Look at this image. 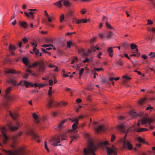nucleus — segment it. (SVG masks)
Returning <instances> with one entry per match:
<instances>
[{
	"label": "nucleus",
	"instance_id": "f8f14e48",
	"mask_svg": "<svg viewBox=\"0 0 155 155\" xmlns=\"http://www.w3.org/2000/svg\"><path fill=\"white\" fill-rule=\"evenodd\" d=\"M39 71L42 72H44L46 66L42 61H40L38 66Z\"/></svg>",
	"mask_w": 155,
	"mask_h": 155
},
{
	"label": "nucleus",
	"instance_id": "79ce46f5",
	"mask_svg": "<svg viewBox=\"0 0 155 155\" xmlns=\"http://www.w3.org/2000/svg\"><path fill=\"white\" fill-rule=\"evenodd\" d=\"M137 140L139 142H140L142 143H144L145 142L144 140L140 137H138L137 138Z\"/></svg>",
	"mask_w": 155,
	"mask_h": 155
},
{
	"label": "nucleus",
	"instance_id": "c756f323",
	"mask_svg": "<svg viewBox=\"0 0 155 155\" xmlns=\"http://www.w3.org/2000/svg\"><path fill=\"white\" fill-rule=\"evenodd\" d=\"M147 100V98L145 97L140 99L138 101V104L139 105H142L144 104V101Z\"/></svg>",
	"mask_w": 155,
	"mask_h": 155
},
{
	"label": "nucleus",
	"instance_id": "a18cd8bd",
	"mask_svg": "<svg viewBox=\"0 0 155 155\" xmlns=\"http://www.w3.org/2000/svg\"><path fill=\"white\" fill-rule=\"evenodd\" d=\"M61 140H65L67 138V136L64 134L61 135Z\"/></svg>",
	"mask_w": 155,
	"mask_h": 155
},
{
	"label": "nucleus",
	"instance_id": "5701e85b",
	"mask_svg": "<svg viewBox=\"0 0 155 155\" xmlns=\"http://www.w3.org/2000/svg\"><path fill=\"white\" fill-rule=\"evenodd\" d=\"M107 52L109 56L111 58H112L113 55V50L112 48L110 47L108 48L107 50Z\"/></svg>",
	"mask_w": 155,
	"mask_h": 155
},
{
	"label": "nucleus",
	"instance_id": "6ab92c4d",
	"mask_svg": "<svg viewBox=\"0 0 155 155\" xmlns=\"http://www.w3.org/2000/svg\"><path fill=\"white\" fill-rule=\"evenodd\" d=\"M5 72V73L6 74H15L17 73L19 74L21 73V71L16 72L14 70L11 69H6Z\"/></svg>",
	"mask_w": 155,
	"mask_h": 155
},
{
	"label": "nucleus",
	"instance_id": "49530a36",
	"mask_svg": "<svg viewBox=\"0 0 155 155\" xmlns=\"http://www.w3.org/2000/svg\"><path fill=\"white\" fill-rule=\"evenodd\" d=\"M46 43H52L53 42V40L52 39H48L46 38L45 40Z\"/></svg>",
	"mask_w": 155,
	"mask_h": 155
},
{
	"label": "nucleus",
	"instance_id": "f03ea898",
	"mask_svg": "<svg viewBox=\"0 0 155 155\" xmlns=\"http://www.w3.org/2000/svg\"><path fill=\"white\" fill-rule=\"evenodd\" d=\"M99 50V47L94 46H91L90 49H88L86 51L82 48H79L77 49L79 54L83 56L88 57L92 55L93 52H95L96 50Z\"/></svg>",
	"mask_w": 155,
	"mask_h": 155
},
{
	"label": "nucleus",
	"instance_id": "de8ad7c7",
	"mask_svg": "<svg viewBox=\"0 0 155 155\" xmlns=\"http://www.w3.org/2000/svg\"><path fill=\"white\" fill-rule=\"evenodd\" d=\"M149 56H151L150 58H155V53L151 52L149 54Z\"/></svg>",
	"mask_w": 155,
	"mask_h": 155
},
{
	"label": "nucleus",
	"instance_id": "e433bc0d",
	"mask_svg": "<svg viewBox=\"0 0 155 155\" xmlns=\"http://www.w3.org/2000/svg\"><path fill=\"white\" fill-rule=\"evenodd\" d=\"M122 77L123 78H125L124 80V81L125 82L127 81V80L131 79V78L130 77H128L127 75H125L123 76Z\"/></svg>",
	"mask_w": 155,
	"mask_h": 155
},
{
	"label": "nucleus",
	"instance_id": "f704fd0d",
	"mask_svg": "<svg viewBox=\"0 0 155 155\" xmlns=\"http://www.w3.org/2000/svg\"><path fill=\"white\" fill-rule=\"evenodd\" d=\"M20 25L25 28H26L28 25L27 23L25 21L21 22L20 23Z\"/></svg>",
	"mask_w": 155,
	"mask_h": 155
},
{
	"label": "nucleus",
	"instance_id": "052dcab7",
	"mask_svg": "<svg viewBox=\"0 0 155 155\" xmlns=\"http://www.w3.org/2000/svg\"><path fill=\"white\" fill-rule=\"evenodd\" d=\"M115 136L114 135H113L111 138V141L112 142H113L115 140Z\"/></svg>",
	"mask_w": 155,
	"mask_h": 155
},
{
	"label": "nucleus",
	"instance_id": "6e6552de",
	"mask_svg": "<svg viewBox=\"0 0 155 155\" xmlns=\"http://www.w3.org/2000/svg\"><path fill=\"white\" fill-rule=\"evenodd\" d=\"M106 150L108 155H112L113 154L116 155L117 154V149L114 146H112L111 148L107 147Z\"/></svg>",
	"mask_w": 155,
	"mask_h": 155
},
{
	"label": "nucleus",
	"instance_id": "a878e982",
	"mask_svg": "<svg viewBox=\"0 0 155 155\" xmlns=\"http://www.w3.org/2000/svg\"><path fill=\"white\" fill-rule=\"evenodd\" d=\"M23 81V84H21V85H24L27 87H29V86L31 87V83L25 80Z\"/></svg>",
	"mask_w": 155,
	"mask_h": 155
},
{
	"label": "nucleus",
	"instance_id": "c9c22d12",
	"mask_svg": "<svg viewBox=\"0 0 155 155\" xmlns=\"http://www.w3.org/2000/svg\"><path fill=\"white\" fill-rule=\"evenodd\" d=\"M12 90V87H11L10 86L8 87L6 89L5 95H6V94L9 95V94L11 91Z\"/></svg>",
	"mask_w": 155,
	"mask_h": 155
},
{
	"label": "nucleus",
	"instance_id": "338daca9",
	"mask_svg": "<svg viewBox=\"0 0 155 155\" xmlns=\"http://www.w3.org/2000/svg\"><path fill=\"white\" fill-rule=\"evenodd\" d=\"M48 82L49 83V85H50L51 86L52 85L53 83V81L52 79H50L48 81Z\"/></svg>",
	"mask_w": 155,
	"mask_h": 155
},
{
	"label": "nucleus",
	"instance_id": "3c124183",
	"mask_svg": "<svg viewBox=\"0 0 155 155\" xmlns=\"http://www.w3.org/2000/svg\"><path fill=\"white\" fill-rule=\"evenodd\" d=\"M51 46L52 47H53V46L52 45L49 44V45H46L44 44L42 45V47L44 48H46L48 47H51Z\"/></svg>",
	"mask_w": 155,
	"mask_h": 155
},
{
	"label": "nucleus",
	"instance_id": "4be33fe9",
	"mask_svg": "<svg viewBox=\"0 0 155 155\" xmlns=\"http://www.w3.org/2000/svg\"><path fill=\"white\" fill-rule=\"evenodd\" d=\"M32 116L34 119H35V122L37 124H39L40 122L38 120V117L36 113H34L32 114Z\"/></svg>",
	"mask_w": 155,
	"mask_h": 155
},
{
	"label": "nucleus",
	"instance_id": "0eeeda50",
	"mask_svg": "<svg viewBox=\"0 0 155 155\" xmlns=\"http://www.w3.org/2000/svg\"><path fill=\"white\" fill-rule=\"evenodd\" d=\"M127 135L126 134L124 137V139L123 140L122 142L123 145V147L124 148L127 147L129 150H131L133 149L132 145L130 143L128 140H126V137Z\"/></svg>",
	"mask_w": 155,
	"mask_h": 155
},
{
	"label": "nucleus",
	"instance_id": "8fccbe9b",
	"mask_svg": "<svg viewBox=\"0 0 155 155\" xmlns=\"http://www.w3.org/2000/svg\"><path fill=\"white\" fill-rule=\"evenodd\" d=\"M26 72L29 73L30 74H31L33 76H35V74L32 73V71L29 70L28 69H27L26 70Z\"/></svg>",
	"mask_w": 155,
	"mask_h": 155
},
{
	"label": "nucleus",
	"instance_id": "bf43d9fd",
	"mask_svg": "<svg viewBox=\"0 0 155 155\" xmlns=\"http://www.w3.org/2000/svg\"><path fill=\"white\" fill-rule=\"evenodd\" d=\"M84 69L83 68H82L80 70L79 72V75L80 76H81L82 74L84 71Z\"/></svg>",
	"mask_w": 155,
	"mask_h": 155
},
{
	"label": "nucleus",
	"instance_id": "69168bd1",
	"mask_svg": "<svg viewBox=\"0 0 155 155\" xmlns=\"http://www.w3.org/2000/svg\"><path fill=\"white\" fill-rule=\"evenodd\" d=\"M48 67L49 68H51L55 67V66L52 64H50L48 65Z\"/></svg>",
	"mask_w": 155,
	"mask_h": 155
},
{
	"label": "nucleus",
	"instance_id": "ddd939ff",
	"mask_svg": "<svg viewBox=\"0 0 155 155\" xmlns=\"http://www.w3.org/2000/svg\"><path fill=\"white\" fill-rule=\"evenodd\" d=\"M20 124L18 122H16V126H13L11 124H9L7 126L8 128L11 131H14L17 130L20 127Z\"/></svg>",
	"mask_w": 155,
	"mask_h": 155
},
{
	"label": "nucleus",
	"instance_id": "473e14b6",
	"mask_svg": "<svg viewBox=\"0 0 155 155\" xmlns=\"http://www.w3.org/2000/svg\"><path fill=\"white\" fill-rule=\"evenodd\" d=\"M51 49V48H50V47L48 48H47L46 49H44L42 48H41V50L42 51V52H43L44 53H45V54L48 53L49 54H50L46 50H50Z\"/></svg>",
	"mask_w": 155,
	"mask_h": 155
},
{
	"label": "nucleus",
	"instance_id": "412c9836",
	"mask_svg": "<svg viewBox=\"0 0 155 155\" xmlns=\"http://www.w3.org/2000/svg\"><path fill=\"white\" fill-rule=\"evenodd\" d=\"M15 79L16 77L12 76L9 78V82L12 83L13 85H15L16 84Z\"/></svg>",
	"mask_w": 155,
	"mask_h": 155
},
{
	"label": "nucleus",
	"instance_id": "393cba45",
	"mask_svg": "<svg viewBox=\"0 0 155 155\" xmlns=\"http://www.w3.org/2000/svg\"><path fill=\"white\" fill-rule=\"evenodd\" d=\"M39 61H36V62H34L31 65H30L28 66V68H35L37 67V66H38Z\"/></svg>",
	"mask_w": 155,
	"mask_h": 155
},
{
	"label": "nucleus",
	"instance_id": "37998d69",
	"mask_svg": "<svg viewBox=\"0 0 155 155\" xmlns=\"http://www.w3.org/2000/svg\"><path fill=\"white\" fill-rule=\"evenodd\" d=\"M73 23H76L77 24L81 23V21L80 20L76 19V18H74L73 19Z\"/></svg>",
	"mask_w": 155,
	"mask_h": 155
},
{
	"label": "nucleus",
	"instance_id": "5fc2aeb1",
	"mask_svg": "<svg viewBox=\"0 0 155 155\" xmlns=\"http://www.w3.org/2000/svg\"><path fill=\"white\" fill-rule=\"evenodd\" d=\"M142 62L143 64H149V62L147 60V59H143L142 61Z\"/></svg>",
	"mask_w": 155,
	"mask_h": 155
},
{
	"label": "nucleus",
	"instance_id": "ea45409f",
	"mask_svg": "<svg viewBox=\"0 0 155 155\" xmlns=\"http://www.w3.org/2000/svg\"><path fill=\"white\" fill-rule=\"evenodd\" d=\"M116 63L118 65L121 66L122 65L123 63L120 60L118 59L116 60Z\"/></svg>",
	"mask_w": 155,
	"mask_h": 155
},
{
	"label": "nucleus",
	"instance_id": "58836bf2",
	"mask_svg": "<svg viewBox=\"0 0 155 155\" xmlns=\"http://www.w3.org/2000/svg\"><path fill=\"white\" fill-rule=\"evenodd\" d=\"M22 62L27 65L29 63L28 59H22Z\"/></svg>",
	"mask_w": 155,
	"mask_h": 155
},
{
	"label": "nucleus",
	"instance_id": "72a5a7b5",
	"mask_svg": "<svg viewBox=\"0 0 155 155\" xmlns=\"http://www.w3.org/2000/svg\"><path fill=\"white\" fill-rule=\"evenodd\" d=\"M130 115L132 116L135 118L137 116L139 115V114H137L136 112L133 111H130Z\"/></svg>",
	"mask_w": 155,
	"mask_h": 155
},
{
	"label": "nucleus",
	"instance_id": "1a4fd4ad",
	"mask_svg": "<svg viewBox=\"0 0 155 155\" xmlns=\"http://www.w3.org/2000/svg\"><path fill=\"white\" fill-rule=\"evenodd\" d=\"M51 141L54 146H61V144H58L60 142V137L58 136H56L52 138V140H50Z\"/></svg>",
	"mask_w": 155,
	"mask_h": 155
},
{
	"label": "nucleus",
	"instance_id": "2eb2a0df",
	"mask_svg": "<svg viewBox=\"0 0 155 155\" xmlns=\"http://www.w3.org/2000/svg\"><path fill=\"white\" fill-rule=\"evenodd\" d=\"M117 127L118 130L122 132H125L126 131V133H127V130H128V129L126 130L125 129V125L123 124L118 125Z\"/></svg>",
	"mask_w": 155,
	"mask_h": 155
},
{
	"label": "nucleus",
	"instance_id": "13d9d810",
	"mask_svg": "<svg viewBox=\"0 0 155 155\" xmlns=\"http://www.w3.org/2000/svg\"><path fill=\"white\" fill-rule=\"evenodd\" d=\"M38 84L37 83H34V84H31V87H32L33 86H34L35 87H38Z\"/></svg>",
	"mask_w": 155,
	"mask_h": 155
},
{
	"label": "nucleus",
	"instance_id": "dca6fc26",
	"mask_svg": "<svg viewBox=\"0 0 155 155\" xmlns=\"http://www.w3.org/2000/svg\"><path fill=\"white\" fill-rule=\"evenodd\" d=\"M17 48V47H16L15 45L10 44L9 45V51L10 53V55H14V51Z\"/></svg>",
	"mask_w": 155,
	"mask_h": 155
},
{
	"label": "nucleus",
	"instance_id": "cd10ccee",
	"mask_svg": "<svg viewBox=\"0 0 155 155\" xmlns=\"http://www.w3.org/2000/svg\"><path fill=\"white\" fill-rule=\"evenodd\" d=\"M109 144L108 142L107 141H105L104 142H100L98 145V146L100 147H103L104 146H106Z\"/></svg>",
	"mask_w": 155,
	"mask_h": 155
},
{
	"label": "nucleus",
	"instance_id": "aec40b11",
	"mask_svg": "<svg viewBox=\"0 0 155 155\" xmlns=\"http://www.w3.org/2000/svg\"><path fill=\"white\" fill-rule=\"evenodd\" d=\"M78 124V122L75 123L72 125V127L73 129L71 130H69L68 132L72 133L73 132H77V131L75 130V129L78 128L77 125Z\"/></svg>",
	"mask_w": 155,
	"mask_h": 155
},
{
	"label": "nucleus",
	"instance_id": "09e8293b",
	"mask_svg": "<svg viewBox=\"0 0 155 155\" xmlns=\"http://www.w3.org/2000/svg\"><path fill=\"white\" fill-rule=\"evenodd\" d=\"M4 61L5 63H11V61L10 60V59H4Z\"/></svg>",
	"mask_w": 155,
	"mask_h": 155
},
{
	"label": "nucleus",
	"instance_id": "7c9ffc66",
	"mask_svg": "<svg viewBox=\"0 0 155 155\" xmlns=\"http://www.w3.org/2000/svg\"><path fill=\"white\" fill-rule=\"evenodd\" d=\"M33 51L35 53V54L36 55H39L40 56H41L42 54L41 53H39V51L38 50L36 49V48H33Z\"/></svg>",
	"mask_w": 155,
	"mask_h": 155
},
{
	"label": "nucleus",
	"instance_id": "20e7f679",
	"mask_svg": "<svg viewBox=\"0 0 155 155\" xmlns=\"http://www.w3.org/2000/svg\"><path fill=\"white\" fill-rule=\"evenodd\" d=\"M154 121V120L152 118H150L148 117H144L141 119L140 121L138 122L137 125L138 127H139L140 123L143 125H146L147 124H148L149 128L150 129H153L154 127L150 125L151 123Z\"/></svg>",
	"mask_w": 155,
	"mask_h": 155
},
{
	"label": "nucleus",
	"instance_id": "c85d7f7f",
	"mask_svg": "<svg viewBox=\"0 0 155 155\" xmlns=\"http://www.w3.org/2000/svg\"><path fill=\"white\" fill-rule=\"evenodd\" d=\"M54 103V101L52 99H50L49 100L47 105L48 107H53V103Z\"/></svg>",
	"mask_w": 155,
	"mask_h": 155
},
{
	"label": "nucleus",
	"instance_id": "9d476101",
	"mask_svg": "<svg viewBox=\"0 0 155 155\" xmlns=\"http://www.w3.org/2000/svg\"><path fill=\"white\" fill-rule=\"evenodd\" d=\"M7 130V128L5 127H3L2 128V133L3 135V142L4 144L7 143L9 138L5 134L4 131Z\"/></svg>",
	"mask_w": 155,
	"mask_h": 155
},
{
	"label": "nucleus",
	"instance_id": "bb28decb",
	"mask_svg": "<svg viewBox=\"0 0 155 155\" xmlns=\"http://www.w3.org/2000/svg\"><path fill=\"white\" fill-rule=\"evenodd\" d=\"M63 0H60L58 1V2H57L55 3H54L53 4L54 5L59 8L61 7L62 6V5L61 4V2H62Z\"/></svg>",
	"mask_w": 155,
	"mask_h": 155
},
{
	"label": "nucleus",
	"instance_id": "4c0bfd02",
	"mask_svg": "<svg viewBox=\"0 0 155 155\" xmlns=\"http://www.w3.org/2000/svg\"><path fill=\"white\" fill-rule=\"evenodd\" d=\"M69 120L72 122H78V120L76 118H69Z\"/></svg>",
	"mask_w": 155,
	"mask_h": 155
},
{
	"label": "nucleus",
	"instance_id": "c03bdc74",
	"mask_svg": "<svg viewBox=\"0 0 155 155\" xmlns=\"http://www.w3.org/2000/svg\"><path fill=\"white\" fill-rule=\"evenodd\" d=\"M99 38L101 39L106 38V37L104 35V34L103 33H100L99 34Z\"/></svg>",
	"mask_w": 155,
	"mask_h": 155
},
{
	"label": "nucleus",
	"instance_id": "9b49d317",
	"mask_svg": "<svg viewBox=\"0 0 155 155\" xmlns=\"http://www.w3.org/2000/svg\"><path fill=\"white\" fill-rule=\"evenodd\" d=\"M27 135H31L33 139L35 140L39 138V136L35 134L31 129H28L26 131Z\"/></svg>",
	"mask_w": 155,
	"mask_h": 155
},
{
	"label": "nucleus",
	"instance_id": "603ef678",
	"mask_svg": "<svg viewBox=\"0 0 155 155\" xmlns=\"http://www.w3.org/2000/svg\"><path fill=\"white\" fill-rule=\"evenodd\" d=\"M106 26L107 28L110 29H113V28L111 26L110 24H108L107 22L106 21Z\"/></svg>",
	"mask_w": 155,
	"mask_h": 155
},
{
	"label": "nucleus",
	"instance_id": "423d86ee",
	"mask_svg": "<svg viewBox=\"0 0 155 155\" xmlns=\"http://www.w3.org/2000/svg\"><path fill=\"white\" fill-rule=\"evenodd\" d=\"M131 48L132 49H135L136 52H133L132 54L130 55V57H139V56L140 54L138 52V49L137 48V46L134 45V43H132L130 45Z\"/></svg>",
	"mask_w": 155,
	"mask_h": 155
},
{
	"label": "nucleus",
	"instance_id": "4d7b16f0",
	"mask_svg": "<svg viewBox=\"0 0 155 155\" xmlns=\"http://www.w3.org/2000/svg\"><path fill=\"white\" fill-rule=\"evenodd\" d=\"M50 93H49V91H48V95H49V97H51L52 96V94L54 93V92L53 90L51 91H50Z\"/></svg>",
	"mask_w": 155,
	"mask_h": 155
},
{
	"label": "nucleus",
	"instance_id": "e2e57ef3",
	"mask_svg": "<svg viewBox=\"0 0 155 155\" xmlns=\"http://www.w3.org/2000/svg\"><path fill=\"white\" fill-rule=\"evenodd\" d=\"M76 65V70H78L79 68L82 66L81 64H78Z\"/></svg>",
	"mask_w": 155,
	"mask_h": 155
},
{
	"label": "nucleus",
	"instance_id": "39448f33",
	"mask_svg": "<svg viewBox=\"0 0 155 155\" xmlns=\"http://www.w3.org/2000/svg\"><path fill=\"white\" fill-rule=\"evenodd\" d=\"M4 101L3 103V106H5L8 104V102L11 101H14L15 99V97L12 95L6 94L4 97Z\"/></svg>",
	"mask_w": 155,
	"mask_h": 155
},
{
	"label": "nucleus",
	"instance_id": "4468645a",
	"mask_svg": "<svg viewBox=\"0 0 155 155\" xmlns=\"http://www.w3.org/2000/svg\"><path fill=\"white\" fill-rule=\"evenodd\" d=\"M66 120H65L60 121L58 125L55 126V129L59 130L62 129L64 127V124L65 123Z\"/></svg>",
	"mask_w": 155,
	"mask_h": 155
},
{
	"label": "nucleus",
	"instance_id": "680f3d73",
	"mask_svg": "<svg viewBox=\"0 0 155 155\" xmlns=\"http://www.w3.org/2000/svg\"><path fill=\"white\" fill-rule=\"evenodd\" d=\"M81 21V23H86L87 22V21L86 19H83L80 20Z\"/></svg>",
	"mask_w": 155,
	"mask_h": 155
},
{
	"label": "nucleus",
	"instance_id": "b1692460",
	"mask_svg": "<svg viewBox=\"0 0 155 155\" xmlns=\"http://www.w3.org/2000/svg\"><path fill=\"white\" fill-rule=\"evenodd\" d=\"M148 129L147 128H136L134 129V130L137 132H143L147 131Z\"/></svg>",
	"mask_w": 155,
	"mask_h": 155
},
{
	"label": "nucleus",
	"instance_id": "7ed1b4c3",
	"mask_svg": "<svg viewBox=\"0 0 155 155\" xmlns=\"http://www.w3.org/2000/svg\"><path fill=\"white\" fill-rule=\"evenodd\" d=\"M6 155H24L27 154L26 150L24 148L16 149L13 151L5 150Z\"/></svg>",
	"mask_w": 155,
	"mask_h": 155
},
{
	"label": "nucleus",
	"instance_id": "0e129e2a",
	"mask_svg": "<svg viewBox=\"0 0 155 155\" xmlns=\"http://www.w3.org/2000/svg\"><path fill=\"white\" fill-rule=\"evenodd\" d=\"M45 84H38V87L39 88H40L41 87H43L45 86Z\"/></svg>",
	"mask_w": 155,
	"mask_h": 155
},
{
	"label": "nucleus",
	"instance_id": "f3484780",
	"mask_svg": "<svg viewBox=\"0 0 155 155\" xmlns=\"http://www.w3.org/2000/svg\"><path fill=\"white\" fill-rule=\"evenodd\" d=\"M34 13L32 12H25V14L28 18L30 19H33L34 16L33 15Z\"/></svg>",
	"mask_w": 155,
	"mask_h": 155
},
{
	"label": "nucleus",
	"instance_id": "774afa93",
	"mask_svg": "<svg viewBox=\"0 0 155 155\" xmlns=\"http://www.w3.org/2000/svg\"><path fill=\"white\" fill-rule=\"evenodd\" d=\"M22 41L25 43H26L28 42V39L25 38H24L22 39Z\"/></svg>",
	"mask_w": 155,
	"mask_h": 155
},
{
	"label": "nucleus",
	"instance_id": "a211bd4d",
	"mask_svg": "<svg viewBox=\"0 0 155 155\" xmlns=\"http://www.w3.org/2000/svg\"><path fill=\"white\" fill-rule=\"evenodd\" d=\"M105 130V128L103 125H101L95 128V130L97 133H99L101 131H104Z\"/></svg>",
	"mask_w": 155,
	"mask_h": 155
},
{
	"label": "nucleus",
	"instance_id": "a19ab883",
	"mask_svg": "<svg viewBox=\"0 0 155 155\" xmlns=\"http://www.w3.org/2000/svg\"><path fill=\"white\" fill-rule=\"evenodd\" d=\"M63 5L65 6H68L70 5V4L68 1L64 0L63 1Z\"/></svg>",
	"mask_w": 155,
	"mask_h": 155
},
{
	"label": "nucleus",
	"instance_id": "6e6d98bb",
	"mask_svg": "<svg viewBox=\"0 0 155 155\" xmlns=\"http://www.w3.org/2000/svg\"><path fill=\"white\" fill-rule=\"evenodd\" d=\"M113 34V33L111 31H110L107 34V36L108 38H110L111 37L112 35Z\"/></svg>",
	"mask_w": 155,
	"mask_h": 155
},
{
	"label": "nucleus",
	"instance_id": "864d4df0",
	"mask_svg": "<svg viewBox=\"0 0 155 155\" xmlns=\"http://www.w3.org/2000/svg\"><path fill=\"white\" fill-rule=\"evenodd\" d=\"M67 46L69 48H70L72 45L71 42L70 41H68L67 43Z\"/></svg>",
	"mask_w": 155,
	"mask_h": 155
},
{
	"label": "nucleus",
	"instance_id": "2f4dec72",
	"mask_svg": "<svg viewBox=\"0 0 155 155\" xmlns=\"http://www.w3.org/2000/svg\"><path fill=\"white\" fill-rule=\"evenodd\" d=\"M10 115L12 118L14 120H16L18 117V115L17 114H13L11 112H10Z\"/></svg>",
	"mask_w": 155,
	"mask_h": 155
},
{
	"label": "nucleus",
	"instance_id": "f257e3e1",
	"mask_svg": "<svg viewBox=\"0 0 155 155\" xmlns=\"http://www.w3.org/2000/svg\"><path fill=\"white\" fill-rule=\"evenodd\" d=\"M84 137L88 140V145L87 148H84V155H96L94 151L98 149V146L94 144L91 140L89 133H86L84 134Z\"/></svg>",
	"mask_w": 155,
	"mask_h": 155
}]
</instances>
